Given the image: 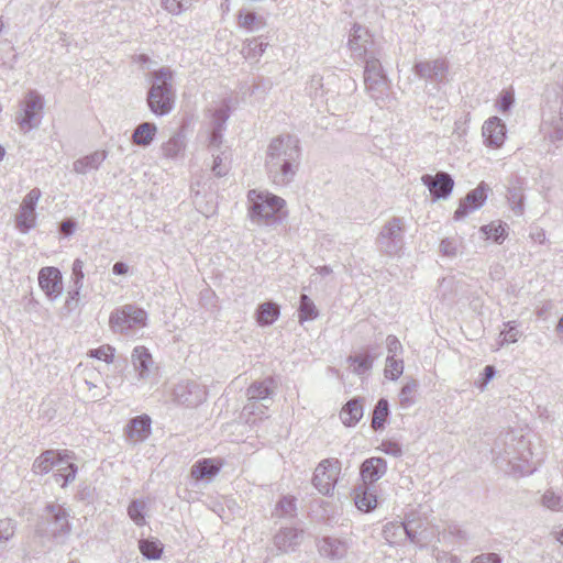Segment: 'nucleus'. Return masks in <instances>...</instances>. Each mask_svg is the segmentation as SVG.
Wrapping results in <instances>:
<instances>
[{"instance_id":"nucleus-1","label":"nucleus","mask_w":563,"mask_h":563,"mask_svg":"<svg viewBox=\"0 0 563 563\" xmlns=\"http://www.w3.org/2000/svg\"><path fill=\"white\" fill-rule=\"evenodd\" d=\"M299 143L296 135L288 133L271 140L266 150L265 169L274 185L284 187L294 181L301 159Z\"/></svg>"},{"instance_id":"nucleus-2","label":"nucleus","mask_w":563,"mask_h":563,"mask_svg":"<svg viewBox=\"0 0 563 563\" xmlns=\"http://www.w3.org/2000/svg\"><path fill=\"white\" fill-rule=\"evenodd\" d=\"M249 217L260 227H276L287 217L286 201L279 196L264 190L247 192Z\"/></svg>"},{"instance_id":"nucleus-3","label":"nucleus","mask_w":563,"mask_h":563,"mask_svg":"<svg viewBox=\"0 0 563 563\" xmlns=\"http://www.w3.org/2000/svg\"><path fill=\"white\" fill-rule=\"evenodd\" d=\"M154 81L147 92V106L157 117L168 114L175 103L173 90V71L162 67L153 74Z\"/></svg>"},{"instance_id":"nucleus-4","label":"nucleus","mask_w":563,"mask_h":563,"mask_svg":"<svg viewBox=\"0 0 563 563\" xmlns=\"http://www.w3.org/2000/svg\"><path fill=\"white\" fill-rule=\"evenodd\" d=\"M69 511L59 504H47L37 522L35 532L41 537H49L57 543H64L71 531Z\"/></svg>"},{"instance_id":"nucleus-5","label":"nucleus","mask_w":563,"mask_h":563,"mask_svg":"<svg viewBox=\"0 0 563 563\" xmlns=\"http://www.w3.org/2000/svg\"><path fill=\"white\" fill-rule=\"evenodd\" d=\"M147 312L133 303L115 308L109 317V327L113 333L124 336L133 335L137 330L146 327Z\"/></svg>"},{"instance_id":"nucleus-6","label":"nucleus","mask_w":563,"mask_h":563,"mask_svg":"<svg viewBox=\"0 0 563 563\" xmlns=\"http://www.w3.org/2000/svg\"><path fill=\"white\" fill-rule=\"evenodd\" d=\"M404 232L405 224L401 218L389 219L376 239L378 251L388 256L398 255L404 247Z\"/></svg>"},{"instance_id":"nucleus-7","label":"nucleus","mask_w":563,"mask_h":563,"mask_svg":"<svg viewBox=\"0 0 563 563\" xmlns=\"http://www.w3.org/2000/svg\"><path fill=\"white\" fill-rule=\"evenodd\" d=\"M44 109L43 97L35 90H30L20 102V111L15 115V122L23 132L36 129L42 119Z\"/></svg>"},{"instance_id":"nucleus-8","label":"nucleus","mask_w":563,"mask_h":563,"mask_svg":"<svg viewBox=\"0 0 563 563\" xmlns=\"http://www.w3.org/2000/svg\"><path fill=\"white\" fill-rule=\"evenodd\" d=\"M341 467V462L335 457L324 459L317 465L311 482L320 494L324 496L332 495Z\"/></svg>"},{"instance_id":"nucleus-9","label":"nucleus","mask_w":563,"mask_h":563,"mask_svg":"<svg viewBox=\"0 0 563 563\" xmlns=\"http://www.w3.org/2000/svg\"><path fill=\"white\" fill-rule=\"evenodd\" d=\"M274 389L275 379L273 377L254 382L246 390L249 402L243 410L249 415H264V409H267L268 406L264 404L256 406V402L269 400L274 395Z\"/></svg>"},{"instance_id":"nucleus-10","label":"nucleus","mask_w":563,"mask_h":563,"mask_svg":"<svg viewBox=\"0 0 563 563\" xmlns=\"http://www.w3.org/2000/svg\"><path fill=\"white\" fill-rule=\"evenodd\" d=\"M364 84L372 97L378 99L388 89V79L378 58L372 56L365 60Z\"/></svg>"},{"instance_id":"nucleus-11","label":"nucleus","mask_w":563,"mask_h":563,"mask_svg":"<svg viewBox=\"0 0 563 563\" xmlns=\"http://www.w3.org/2000/svg\"><path fill=\"white\" fill-rule=\"evenodd\" d=\"M173 396L179 405L197 407L206 400L207 391L201 384L195 380H185L175 386Z\"/></svg>"},{"instance_id":"nucleus-12","label":"nucleus","mask_w":563,"mask_h":563,"mask_svg":"<svg viewBox=\"0 0 563 563\" xmlns=\"http://www.w3.org/2000/svg\"><path fill=\"white\" fill-rule=\"evenodd\" d=\"M41 198L38 188L31 189L24 197L19 213L15 216L16 228L25 233L35 225L36 214L35 207Z\"/></svg>"},{"instance_id":"nucleus-13","label":"nucleus","mask_w":563,"mask_h":563,"mask_svg":"<svg viewBox=\"0 0 563 563\" xmlns=\"http://www.w3.org/2000/svg\"><path fill=\"white\" fill-rule=\"evenodd\" d=\"M38 285L48 299L55 300L63 292V276L58 268L46 266L38 272Z\"/></svg>"},{"instance_id":"nucleus-14","label":"nucleus","mask_w":563,"mask_h":563,"mask_svg":"<svg viewBox=\"0 0 563 563\" xmlns=\"http://www.w3.org/2000/svg\"><path fill=\"white\" fill-rule=\"evenodd\" d=\"M421 181L428 187L434 200L446 199L451 195L454 186L453 178L445 172H439L434 176L429 174L423 175Z\"/></svg>"},{"instance_id":"nucleus-15","label":"nucleus","mask_w":563,"mask_h":563,"mask_svg":"<svg viewBox=\"0 0 563 563\" xmlns=\"http://www.w3.org/2000/svg\"><path fill=\"white\" fill-rule=\"evenodd\" d=\"M413 71L421 79L442 82L446 79L449 67L444 59L438 58L416 63L413 65Z\"/></svg>"},{"instance_id":"nucleus-16","label":"nucleus","mask_w":563,"mask_h":563,"mask_svg":"<svg viewBox=\"0 0 563 563\" xmlns=\"http://www.w3.org/2000/svg\"><path fill=\"white\" fill-rule=\"evenodd\" d=\"M486 190L487 187L484 183H481L475 189L471 190L460 202V206L454 212V219L461 220L471 211L481 208L487 198Z\"/></svg>"},{"instance_id":"nucleus-17","label":"nucleus","mask_w":563,"mask_h":563,"mask_svg":"<svg viewBox=\"0 0 563 563\" xmlns=\"http://www.w3.org/2000/svg\"><path fill=\"white\" fill-rule=\"evenodd\" d=\"M187 137L184 128H179L161 145L162 156L167 159H179L185 156Z\"/></svg>"},{"instance_id":"nucleus-18","label":"nucleus","mask_w":563,"mask_h":563,"mask_svg":"<svg viewBox=\"0 0 563 563\" xmlns=\"http://www.w3.org/2000/svg\"><path fill=\"white\" fill-rule=\"evenodd\" d=\"M303 538V530L287 527L282 528L274 536V545L280 553H287L290 551H295L297 547L301 543Z\"/></svg>"},{"instance_id":"nucleus-19","label":"nucleus","mask_w":563,"mask_h":563,"mask_svg":"<svg viewBox=\"0 0 563 563\" xmlns=\"http://www.w3.org/2000/svg\"><path fill=\"white\" fill-rule=\"evenodd\" d=\"M482 134L487 146L499 147L506 137V125L498 117H492L485 121Z\"/></svg>"},{"instance_id":"nucleus-20","label":"nucleus","mask_w":563,"mask_h":563,"mask_svg":"<svg viewBox=\"0 0 563 563\" xmlns=\"http://www.w3.org/2000/svg\"><path fill=\"white\" fill-rule=\"evenodd\" d=\"M372 44L373 40L368 30L360 24H354L349 38V46L353 55L364 58Z\"/></svg>"},{"instance_id":"nucleus-21","label":"nucleus","mask_w":563,"mask_h":563,"mask_svg":"<svg viewBox=\"0 0 563 563\" xmlns=\"http://www.w3.org/2000/svg\"><path fill=\"white\" fill-rule=\"evenodd\" d=\"M418 523L415 521L408 522H388L384 526V538L388 542L400 539L402 536L408 538L411 542L417 541Z\"/></svg>"},{"instance_id":"nucleus-22","label":"nucleus","mask_w":563,"mask_h":563,"mask_svg":"<svg viewBox=\"0 0 563 563\" xmlns=\"http://www.w3.org/2000/svg\"><path fill=\"white\" fill-rule=\"evenodd\" d=\"M387 471V462L383 457H369L361 465V477L363 485L373 486L375 482L382 478Z\"/></svg>"},{"instance_id":"nucleus-23","label":"nucleus","mask_w":563,"mask_h":563,"mask_svg":"<svg viewBox=\"0 0 563 563\" xmlns=\"http://www.w3.org/2000/svg\"><path fill=\"white\" fill-rule=\"evenodd\" d=\"M53 470H55V481H63L62 487H65L67 484L71 483L75 479L78 471L77 465L70 462V456L66 451L59 452L56 465Z\"/></svg>"},{"instance_id":"nucleus-24","label":"nucleus","mask_w":563,"mask_h":563,"mask_svg":"<svg viewBox=\"0 0 563 563\" xmlns=\"http://www.w3.org/2000/svg\"><path fill=\"white\" fill-rule=\"evenodd\" d=\"M353 499L358 510L368 512L376 508L377 496L373 486L360 484L353 489Z\"/></svg>"},{"instance_id":"nucleus-25","label":"nucleus","mask_w":563,"mask_h":563,"mask_svg":"<svg viewBox=\"0 0 563 563\" xmlns=\"http://www.w3.org/2000/svg\"><path fill=\"white\" fill-rule=\"evenodd\" d=\"M319 552L322 556L340 560L345 556L347 552V544L345 541L332 538L323 537L318 543Z\"/></svg>"},{"instance_id":"nucleus-26","label":"nucleus","mask_w":563,"mask_h":563,"mask_svg":"<svg viewBox=\"0 0 563 563\" xmlns=\"http://www.w3.org/2000/svg\"><path fill=\"white\" fill-rule=\"evenodd\" d=\"M151 432V419L148 416H137L126 426V437L133 442L145 440Z\"/></svg>"},{"instance_id":"nucleus-27","label":"nucleus","mask_w":563,"mask_h":563,"mask_svg":"<svg viewBox=\"0 0 563 563\" xmlns=\"http://www.w3.org/2000/svg\"><path fill=\"white\" fill-rule=\"evenodd\" d=\"M131 358L134 369L139 373V377L141 379L148 377L150 367L153 365V358L148 349L143 345L135 346Z\"/></svg>"},{"instance_id":"nucleus-28","label":"nucleus","mask_w":563,"mask_h":563,"mask_svg":"<svg viewBox=\"0 0 563 563\" xmlns=\"http://www.w3.org/2000/svg\"><path fill=\"white\" fill-rule=\"evenodd\" d=\"M221 464L213 459L197 461L190 468V475L196 481L211 479L220 472Z\"/></svg>"},{"instance_id":"nucleus-29","label":"nucleus","mask_w":563,"mask_h":563,"mask_svg":"<svg viewBox=\"0 0 563 563\" xmlns=\"http://www.w3.org/2000/svg\"><path fill=\"white\" fill-rule=\"evenodd\" d=\"M106 157L107 153L104 151H96L76 159L73 164V170L77 174H87L90 170L98 169Z\"/></svg>"},{"instance_id":"nucleus-30","label":"nucleus","mask_w":563,"mask_h":563,"mask_svg":"<svg viewBox=\"0 0 563 563\" xmlns=\"http://www.w3.org/2000/svg\"><path fill=\"white\" fill-rule=\"evenodd\" d=\"M363 417V405L360 398L349 400L340 412V419L347 427L355 426Z\"/></svg>"},{"instance_id":"nucleus-31","label":"nucleus","mask_w":563,"mask_h":563,"mask_svg":"<svg viewBox=\"0 0 563 563\" xmlns=\"http://www.w3.org/2000/svg\"><path fill=\"white\" fill-rule=\"evenodd\" d=\"M157 133V125L153 122L140 123L132 134V142L135 145L147 147L152 144Z\"/></svg>"},{"instance_id":"nucleus-32","label":"nucleus","mask_w":563,"mask_h":563,"mask_svg":"<svg viewBox=\"0 0 563 563\" xmlns=\"http://www.w3.org/2000/svg\"><path fill=\"white\" fill-rule=\"evenodd\" d=\"M60 451L46 450L35 459L32 471L37 475L47 474L55 465Z\"/></svg>"},{"instance_id":"nucleus-33","label":"nucleus","mask_w":563,"mask_h":563,"mask_svg":"<svg viewBox=\"0 0 563 563\" xmlns=\"http://www.w3.org/2000/svg\"><path fill=\"white\" fill-rule=\"evenodd\" d=\"M279 313V306L275 302L267 301L258 306L256 310V321L261 327H267L278 319Z\"/></svg>"},{"instance_id":"nucleus-34","label":"nucleus","mask_w":563,"mask_h":563,"mask_svg":"<svg viewBox=\"0 0 563 563\" xmlns=\"http://www.w3.org/2000/svg\"><path fill=\"white\" fill-rule=\"evenodd\" d=\"M273 517L294 518L297 515L296 499L292 496L282 497L275 506Z\"/></svg>"},{"instance_id":"nucleus-35","label":"nucleus","mask_w":563,"mask_h":563,"mask_svg":"<svg viewBox=\"0 0 563 563\" xmlns=\"http://www.w3.org/2000/svg\"><path fill=\"white\" fill-rule=\"evenodd\" d=\"M418 382L416 379H409L400 389L399 393V405L402 409L410 408L416 402V394L418 390Z\"/></svg>"},{"instance_id":"nucleus-36","label":"nucleus","mask_w":563,"mask_h":563,"mask_svg":"<svg viewBox=\"0 0 563 563\" xmlns=\"http://www.w3.org/2000/svg\"><path fill=\"white\" fill-rule=\"evenodd\" d=\"M319 314V311L314 305V302L310 299L308 295L302 294L300 296V303L298 309V318L299 322L303 323L305 321L314 320Z\"/></svg>"},{"instance_id":"nucleus-37","label":"nucleus","mask_w":563,"mask_h":563,"mask_svg":"<svg viewBox=\"0 0 563 563\" xmlns=\"http://www.w3.org/2000/svg\"><path fill=\"white\" fill-rule=\"evenodd\" d=\"M389 415V404L385 398H380L373 410L372 428L377 431L384 428Z\"/></svg>"},{"instance_id":"nucleus-38","label":"nucleus","mask_w":563,"mask_h":563,"mask_svg":"<svg viewBox=\"0 0 563 563\" xmlns=\"http://www.w3.org/2000/svg\"><path fill=\"white\" fill-rule=\"evenodd\" d=\"M481 232L485 239H492L494 242L501 244L507 236L506 224L501 222H492L481 228Z\"/></svg>"},{"instance_id":"nucleus-39","label":"nucleus","mask_w":563,"mask_h":563,"mask_svg":"<svg viewBox=\"0 0 563 563\" xmlns=\"http://www.w3.org/2000/svg\"><path fill=\"white\" fill-rule=\"evenodd\" d=\"M347 362L353 366V373L363 375L373 366V357L369 354H356L347 357Z\"/></svg>"},{"instance_id":"nucleus-40","label":"nucleus","mask_w":563,"mask_h":563,"mask_svg":"<svg viewBox=\"0 0 563 563\" xmlns=\"http://www.w3.org/2000/svg\"><path fill=\"white\" fill-rule=\"evenodd\" d=\"M140 551L148 560H158L163 553V547L157 540L143 539L140 541Z\"/></svg>"},{"instance_id":"nucleus-41","label":"nucleus","mask_w":563,"mask_h":563,"mask_svg":"<svg viewBox=\"0 0 563 563\" xmlns=\"http://www.w3.org/2000/svg\"><path fill=\"white\" fill-rule=\"evenodd\" d=\"M504 325L505 329L499 334V346L516 343L521 336V332L518 330L516 321H508Z\"/></svg>"},{"instance_id":"nucleus-42","label":"nucleus","mask_w":563,"mask_h":563,"mask_svg":"<svg viewBox=\"0 0 563 563\" xmlns=\"http://www.w3.org/2000/svg\"><path fill=\"white\" fill-rule=\"evenodd\" d=\"M404 372V361L401 358L387 355L384 369L385 377L391 380L398 379Z\"/></svg>"},{"instance_id":"nucleus-43","label":"nucleus","mask_w":563,"mask_h":563,"mask_svg":"<svg viewBox=\"0 0 563 563\" xmlns=\"http://www.w3.org/2000/svg\"><path fill=\"white\" fill-rule=\"evenodd\" d=\"M507 199L511 207V210L520 216L523 213V192L522 189L519 187H512L508 188L507 191Z\"/></svg>"},{"instance_id":"nucleus-44","label":"nucleus","mask_w":563,"mask_h":563,"mask_svg":"<svg viewBox=\"0 0 563 563\" xmlns=\"http://www.w3.org/2000/svg\"><path fill=\"white\" fill-rule=\"evenodd\" d=\"M145 501L135 499L128 507V515L136 526L145 525Z\"/></svg>"},{"instance_id":"nucleus-45","label":"nucleus","mask_w":563,"mask_h":563,"mask_svg":"<svg viewBox=\"0 0 563 563\" xmlns=\"http://www.w3.org/2000/svg\"><path fill=\"white\" fill-rule=\"evenodd\" d=\"M542 505L553 511L563 510V496L555 494L552 490H547L541 500Z\"/></svg>"},{"instance_id":"nucleus-46","label":"nucleus","mask_w":563,"mask_h":563,"mask_svg":"<svg viewBox=\"0 0 563 563\" xmlns=\"http://www.w3.org/2000/svg\"><path fill=\"white\" fill-rule=\"evenodd\" d=\"M88 355L90 357H95L98 360H102L106 363L110 364L113 362L114 357V347L109 344L102 345L98 349L90 350Z\"/></svg>"},{"instance_id":"nucleus-47","label":"nucleus","mask_w":563,"mask_h":563,"mask_svg":"<svg viewBox=\"0 0 563 563\" xmlns=\"http://www.w3.org/2000/svg\"><path fill=\"white\" fill-rule=\"evenodd\" d=\"M15 533V522L4 518L0 520V544L7 543Z\"/></svg>"},{"instance_id":"nucleus-48","label":"nucleus","mask_w":563,"mask_h":563,"mask_svg":"<svg viewBox=\"0 0 563 563\" xmlns=\"http://www.w3.org/2000/svg\"><path fill=\"white\" fill-rule=\"evenodd\" d=\"M162 5L172 14H180L190 5V0H162Z\"/></svg>"},{"instance_id":"nucleus-49","label":"nucleus","mask_w":563,"mask_h":563,"mask_svg":"<svg viewBox=\"0 0 563 563\" xmlns=\"http://www.w3.org/2000/svg\"><path fill=\"white\" fill-rule=\"evenodd\" d=\"M460 243L456 239L445 238L440 243V252L448 257H454L459 252Z\"/></svg>"},{"instance_id":"nucleus-50","label":"nucleus","mask_w":563,"mask_h":563,"mask_svg":"<svg viewBox=\"0 0 563 563\" xmlns=\"http://www.w3.org/2000/svg\"><path fill=\"white\" fill-rule=\"evenodd\" d=\"M515 102L514 91L512 90H503L497 100V107L499 111L507 112L511 109Z\"/></svg>"},{"instance_id":"nucleus-51","label":"nucleus","mask_w":563,"mask_h":563,"mask_svg":"<svg viewBox=\"0 0 563 563\" xmlns=\"http://www.w3.org/2000/svg\"><path fill=\"white\" fill-rule=\"evenodd\" d=\"M238 18H239V25L249 31L253 30L255 22L258 20L255 12L243 11V10H241L239 12Z\"/></svg>"},{"instance_id":"nucleus-52","label":"nucleus","mask_w":563,"mask_h":563,"mask_svg":"<svg viewBox=\"0 0 563 563\" xmlns=\"http://www.w3.org/2000/svg\"><path fill=\"white\" fill-rule=\"evenodd\" d=\"M267 43L258 42L252 38L246 42L247 57H260L264 54Z\"/></svg>"},{"instance_id":"nucleus-53","label":"nucleus","mask_w":563,"mask_h":563,"mask_svg":"<svg viewBox=\"0 0 563 563\" xmlns=\"http://www.w3.org/2000/svg\"><path fill=\"white\" fill-rule=\"evenodd\" d=\"M73 278H74V286H77V288H82V279L85 277L84 274V262L79 258H76L73 263L71 267Z\"/></svg>"},{"instance_id":"nucleus-54","label":"nucleus","mask_w":563,"mask_h":563,"mask_svg":"<svg viewBox=\"0 0 563 563\" xmlns=\"http://www.w3.org/2000/svg\"><path fill=\"white\" fill-rule=\"evenodd\" d=\"M386 345L388 355L396 357L404 352L402 345L397 336L390 334L386 338Z\"/></svg>"},{"instance_id":"nucleus-55","label":"nucleus","mask_w":563,"mask_h":563,"mask_svg":"<svg viewBox=\"0 0 563 563\" xmlns=\"http://www.w3.org/2000/svg\"><path fill=\"white\" fill-rule=\"evenodd\" d=\"M80 289L81 288L74 286V289L68 291V296L65 302V309L68 311H73L78 307Z\"/></svg>"},{"instance_id":"nucleus-56","label":"nucleus","mask_w":563,"mask_h":563,"mask_svg":"<svg viewBox=\"0 0 563 563\" xmlns=\"http://www.w3.org/2000/svg\"><path fill=\"white\" fill-rule=\"evenodd\" d=\"M503 560L497 553H483L473 558L471 563H501Z\"/></svg>"},{"instance_id":"nucleus-57","label":"nucleus","mask_w":563,"mask_h":563,"mask_svg":"<svg viewBox=\"0 0 563 563\" xmlns=\"http://www.w3.org/2000/svg\"><path fill=\"white\" fill-rule=\"evenodd\" d=\"M434 558L437 563H461L460 559L456 555H453L449 552L434 550Z\"/></svg>"},{"instance_id":"nucleus-58","label":"nucleus","mask_w":563,"mask_h":563,"mask_svg":"<svg viewBox=\"0 0 563 563\" xmlns=\"http://www.w3.org/2000/svg\"><path fill=\"white\" fill-rule=\"evenodd\" d=\"M212 173L217 177H222L228 174V166L222 164V157L213 154V165L211 167Z\"/></svg>"},{"instance_id":"nucleus-59","label":"nucleus","mask_w":563,"mask_h":563,"mask_svg":"<svg viewBox=\"0 0 563 563\" xmlns=\"http://www.w3.org/2000/svg\"><path fill=\"white\" fill-rule=\"evenodd\" d=\"M222 144V131L219 129H212L209 136L208 147L210 150L219 148Z\"/></svg>"},{"instance_id":"nucleus-60","label":"nucleus","mask_w":563,"mask_h":563,"mask_svg":"<svg viewBox=\"0 0 563 563\" xmlns=\"http://www.w3.org/2000/svg\"><path fill=\"white\" fill-rule=\"evenodd\" d=\"M227 119H228V115L225 114V112L223 110H217L213 115L212 129H219V131H223Z\"/></svg>"},{"instance_id":"nucleus-61","label":"nucleus","mask_w":563,"mask_h":563,"mask_svg":"<svg viewBox=\"0 0 563 563\" xmlns=\"http://www.w3.org/2000/svg\"><path fill=\"white\" fill-rule=\"evenodd\" d=\"M76 223L73 219H66L60 222L59 230L65 236H69L74 233Z\"/></svg>"},{"instance_id":"nucleus-62","label":"nucleus","mask_w":563,"mask_h":563,"mask_svg":"<svg viewBox=\"0 0 563 563\" xmlns=\"http://www.w3.org/2000/svg\"><path fill=\"white\" fill-rule=\"evenodd\" d=\"M384 451L387 454H390L394 456H400L402 454L401 446L395 442H388V443L384 444Z\"/></svg>"},{"instance_id":"nucleus-63","label":"nucleus","mask_w":563,"mask_h":563,"mask_svg":"<svg viewBox=\"0 0 563 563\" xmlns=\"http://www.w3.org/2000/svg\"><path fill=\"white\" fill-rule=\"evenodd\" d=\"M554 131L551 134L552 140H563V125L561 122L553 120L552 122Z\"/></svg>"},{"instance_id":"nucleus-64","label":"nucleus","mask_w":563,"mask_h":563,"mask_svg":"<svg viewBox=\"0 0 563 563\" xmlns=\"http://www.w3.org/2000/svg\"><path fill=\"white\" fill-rule=\"evenodd\" d=\"M496 374V369L492 365H487L482 374V384L486 385Z\"/></svg>"}]
</instances>
